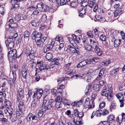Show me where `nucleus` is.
I'll return each instance as SVG.
<instances>
[{
	"label": "nucleus",
	"instance_id": "nucleus-1",
	"mask_svg": "<svg viewBox=\"0 0 125 125\" xmlns=\"http://www.w3.org/2000/svg\"><path fill=\"white\" fill-rule=\"evenodd\" d=\"M17 97L18 102H19L18 105V109L23 111L25 110V106L24 103L21 101L22 98L24 97L23 90L21 86L17 89Z\"/></svg>",
	"mask_w": 125,
	"mask_h": 125
},
{
	"label": "nucleus",
	"instance_id": "nucleus-2",
	"mask_svg": "<svg viewBox=\"0 0 125 125\" xmlns=\"http://www.w3.org/2000/svg\"><path fill=\"white\" fill-rule=\"evenodd\" d=\"M14 35L15 37H14L13 36H8L7 39L5 40V43L8 49H11L14 47V38L15 39L18 36L17 33H15Z\"/></svg>",
	"mask_w": 125,
	"mask_h": 125
},
{
	"label": "nucleus",
	"instance_id": "nucleus-3",
	"mask_svg": "<svg viewBox=\"0 0 125 125\" xmlns=\"http://www.w3.org/2000/svg\"><path fill=\"white\" fill-rule=\"evenodd\" d=\"M66 51L68 52H70L72 53L80 54L79 47L77 44L74 43L73 44V46L68 45L66 50Z\"/></svg>",
	"mask_w": 125,
	"mask_h": 125
},
{
	"label": "nucleus",
	"instance_id": "nucleus-4",
	"mask_svg": "<svg viewBox=\"0 0 125 125\" xmlns=\"http://www.w3.org/2000/svg\"><path fill=\"white\" fill-rule=\"evenodd\" d=\"M17 51L15 49H13L10 51L8 53V55L9 60L10 59L11 61L13 59H16L17 58L20 57V55H16Z\"/></svg>",
	"mask_w": 125,
	"mask_h": 125
},
{
	"label": "nucleus",
	"instance_id": "nucleus-5",
	"mask_svg": "<svg viewBox=\"0 0 125 125\" xmlns=\"http://www.w3.org/2000/svg\"><path fill=\"white\" fill-rule=\"evenodd\" d=\"M34 94L32 98H34L37 97L38 99H40L43 93V91L42 88H38L36 89V91L34 92Z\"/></svg>",
	"mask_w": 125,
	"mask_h": 125
},
{
	"label": "nucleus",
	"instance_id": "nucleus-6",
	"mask_svg": "<svg viewBox=\"0 0 125 125\" xmlns=\"http://www.w3.org/2000/svg\"><path fill=\"white\" fill-rule=\"evenodd\" d=\"M55 43V42L52 41L50 44L46 45L43 49V52L46 53L50 50H51L54 45Z\"/></svg>",
	"mask_w": 125,
	"mask_h": 125
},
{
	"label": "nucleus",
	"instance_id": "nucleus-7",
	"mask_svg": "<svg viewBox=\"0 0 125 125\" xmlns=\"http://www.w3.org/2000/svg\"><path fill=\"white\" fill-rule=\"evenodd\" d=\"M53 100L52 99H50L47 104L44 107L45 110H51L52 109L53 106Z\"/></svg>",
	"mask_w": 125,
	"mask_h": 125
},
{
	"label": "nucleus",
	"instance_id": "nucleus-8",
	"mask_svg": "<svg viewBox=\"0 0 125 125\" xmlns=\"http://www.w3.org/2000/svg\"><path fill=\"white\" fill-rule=\"evenodd\" d=\"M42 115L43 113L41 111H40L38 113L35 114H32V119L33 120H39L42 116Z\"/></svg>",
	"mask_w": 125,
	"mask_h": 125
},
{
	"label": "nucleus",
	"instance_id": "nucleus-9",
	"mask_svg": "<svg viewBox=\"0 0 125 125\" xmlns=\"http://www.w3.org/2000/svg\"><path fill=\"white\" fill-rule=\"evenodd\" d=\"M82 118H80L79 117H77L76 119V121L74 119L73 121V124H72L71 125H81L83 124V122Z\"/></svg>",
	"mask_w": 125,
	"mask_h": 125
},
{
	"label": "nucleus",
	"instance_id": "nucleus-10",
	"mask_svg": "<svg viewBox=\"0 0 125 125\" xmlns=\"http://www.w3.org/2000/svg\"><path fill=\"white\" fill-rule=\"evenodd\" d=\"M117 98L119 100V102L121 103L120 105L121 107H122L124 106L123 101L124 100V96L122 94H118L116 95Z\"/></svg>",
	"mask_w": 125,
	"mask_h": 125
},
{
	"label": "nucleus",
	"instance_id": "nucleus-11",
	"mask_svg": "<svg viewBox=\"0 0 125 125\" xmlns=\"http://www.w3.org/2000/svg\"><path fill=\"white\" fill-rule=\"evenodd\" d=\"M14 111L11 107H7V109L4 110V113L5 114H7L8 113L9 115V117H11V115L13 114Z\"/></svg>",
	"mask_w": 125,
	"mask_h": 125
},
{
	"label": "nucleus",
	"instance_id": "nucleus-12",
	"mask_svg": "<svg viewBox=\"0 0 125 125\" xmlns=\"http://www.w3.org/2000/svg\"><path fill=\"white\" fill-rule=\"evenodd\" d=\"M105 72V70L104 69H101L100 71L98 76L96 79V80L99 81L102 79L104 77V74Z\"/></svg>",
	"mask_w": 125,
	"mask_h": 125
},
{
	"label": "nucleus",
	"instance_id": "nucleus-13",
	"mask_svg": "<svg viewBox=\"0 0 125 125\" xmlns=\"http://www.w3.org/2000/svg\"><path fill=\"white\" fill-rule=\"evenodd\" d=\"M19 2L17 0H12L10 2L11 6V9H13L19 7V5L17 4Z\"/></svg>",
	"mask_w": 125,
	"mask_h": 125
},
{
	"label": "nucleus",
	"instance_id": "nucleus-14",
	"mask_svg": "<svg viewBox=\"0 0 125 125\" xmlns=\"http://www.w3.org/2000/svg\"><path fill=\"white\" fill-rule=\"evenodd\" d=\"M86 10L85 9L82 8V7H80L79 10H78L79 12V16L81 17L83 16L85 14L86 12Z\"/></svg>",
	"mask_w": 125,
	"mask_h": 125
},
{
	"label": "nucleus",
	"instance_id": "nucleus-15",
	"mask_svg": "<svg viewBox=\"0 0 125 125\" xmlns=\"http://www.w3.org/2000/svg\"><path fill=\"white\" fill-rule=\"evenodd\" d=\"M87 62L86 60H83L78 64L76 67L77 68L82 67L87 64Z\"/></svg>",
	"mask_w": 125,
	"mask_h": 125
},
{
	"label": "nucleus",
	"instance_id": "nucleus-16",
	"mask_svg": "<svg viewBox=\"0 0 125 125\" xmlns=\"http://www.w3.org/2000/svg\"><path fill=\"white\" fill-rule=\"evenodd\" d=\"M39 99H38L37 98L34 99L33 100L31 104V106L32 107L35 108L36 106H38L39 101Z\"/></svg>",
	"mask_w": 125,
	"mask_h": 125
},
{
	"label": "nucleus",
	"instance_id": "nucleus-17",
	"mask_svg": "<svg viewBox=\"0 0 125 125\" xmlns=\"http://www.w3.org/2000/svg\"><path fill=\"white\" fill-rule=\"evenodd\" d=\"M112 93L113 91L111 89H108V90H107L102 91V95L103 96H104L106 97Z\"/></svg>",
	"mask_w": 125,
	"mask_h": 125
},
{
	"label": "nucleus",
	"instance_id": "nucleus-18",
	"mask_svg": "<svg viewBox=\"0 0 125 125\" xmlns=\"http://www.w3.org/2000/svg\"><path fill=\"white\" fill-rule=\"evenodd\" d=\"M90 44L93 48L98 46V42L93 39H91L90 40Z\"/></svg>",
	"mask_w": 125,
	"mask_h": 125
},
{
	"label": "nucleus",
	"instance_id": "nucleus-19",
	"mask_svg": "<svg viewBox=\"0 0 125 125\" xmlns=\"http://www.w3.org/2000/svg\"><path fill=\"white\" fill-rule=\"evenodd\" d=\"M39 19H35L34 20L32 21L31 22V24L32 26L34 27H36L39 25Z\"/></svg>",
	"mask_w": 125,
	"mask_h": 125
},
{
	"label": "nucleus",
	"instance_id": "nucleus-20",
	"mask_svg": "<svg viewBox=\"0 0 125 125\" xmlns=\"http://www.w3.org/2000/svg\"><path fill=\"white\" fill-rule=\"evenodd\" d=\"M84 47L86 50L89 51H92L93 50V48L90 44L86 43L84 44Z\"/></svg>",
	"mask_w": 125,
	"mask_h": 125
},
{
	"label": "nucleus",
	"instance_id": "nucleus-21",
	"mask_svg": "<svg viewBox=\"0 0 125 125\" xmlns=\"http://www.w3.org/2000/svg\"><path fill=\"white\" fill-rule=\"evenodd\" d=\"M119 69L118 68L112 69L110 72V74L112 76L116 74L119 71Z\"/></svg>",
	"mask_w": 125,
	"mask_h": 125
},
{
	"label": "nucleus",
	"instance_id": "nucleus-22",
	"mask_svg": "<svg viewBox=\"0 0 125 125\" xmlns=\"http://www.w3.org/2000/svg\"><path fill=\"white\" fill-rule=\"evenodd\" d=\"M43 3L40 2L38 3L36 6L37 9H38L40 11H41L44 5Z\"/></svg>",
	"mask_w": 125,
	"mask_h": 125
},
{
	"label": "nucleus",
	"instance_id": "nucleus-23",
	"mask_svg": "<svg viewBox=\"0 0 125 125\" xmlns=\"http://www.w3.org/2000/svg\"><path fill=\"white\" fill-rule=\"evenodd\" d=\"M94 0H88V6L91 8L93 7L95 3Z\"/></svg>",
	"mask_w": 125,
	"mask_h": 125
},
{
	"label": "nucleus",
	"instance_id": "nucleus-24",
	"mask_svg": "<svg viewBox=\"0 0 125 125\" xmlns=\"http://www.w3.org/2000/svg\"><path fill=\"white\" fill-rule=\"evenodd\" d=\"M121 40L120 39H115L114 42V46L115 47H117L120 45L121 42Z\"/></svg>",
	"mask_w": 125,
	"mask_h": 125
},
{
	"label": "nucleus",
	"instance_id": "nucleus-25",
	"mask_svg": "<svg viewBox=\"0 0 125 125\" xmlns=\"http://www.w3.org/2000/svg\"><path fill=\"white\" fill-rule=\"evenodd\" d=\"M32 114L31 113H29L27 115L25 119L28 122H30L32 119Z\"/></svg>",
	"mask_w": 125,
	"mask_h": 125
},
{
	"label": "nucleus",
	"instance_id": "nucleus-26",
	"mask_svg": "<svg viewBox=\"0 0 125 125\" xmlns=\"http://www.w3.org/2000/svg\"><path fill=\"white\" fill-rule=\"evenodd\" d=\"M52 53L48 52L46 55V58L48 61H50L52 58Z\"/></svg>",
	"mask_w": 125,
	"mask_h": 125
},
{
	"label": "nucleus",
	"instance_id": "nucleus-27",
	"mask_svg": "<svg viewBox=\"0 0 125 125\" xmlns=\"http://www.w3.org/2000/svg\"><path fill=\"white\" fill-rule=\"evenodd\" d=\"M51 93L52 94L55 96L58 94H59V95L62 94V93L61 92H57V90L56 89H53L51 90Z\"/></svg>",
	"mask_w": 125,
	"mask_h": 125
},
{
	"label": "nucleus",
	"instance_id": "nucleus-28",
	"mask_svg": "<svg viewBox=\"0 0 125 125\" xmlns=\"http://www.w3.org/2000/svg\"><path fill=\"white\" fill-rule=\"evenodd\" d=\"M55 106V107L57 109L61 108H62L63 104L60 102H57L56 103Z\"/></svg>",
	"mask_w": 125,
	"mask_h": 125
},
{
	"label": "nucleus",
	"instance_id": "nucleus-29",
	"mask_svg": "<svg viewBox=\"0 0 125 125\" xmlns=\"http://www.w3.org/2000/svg\"><path fill=\"white\" fill-rule=\"evenodd\" d=\"M24 50L26 55L27 56H29L30 53L31 52L28 47H26L25 48H24Z\"/></svg>",
	"mask_w": 125,
	"mask_h": 125
},
{
	"label": "nucleus",
	"instance_id": "nucleus-30",
	"mask_svg": "<svg viewBox=\"0 0 125 125\" xmlns=\"http://www.w3.org/2000/svg\"><path fill=\"white\" fill-rule=\"evenodd\" d=\"M24 111L20 109H17L16 112V115L17 116H20L24 114Z\"/></svg>",
	"mask_w": 125,
	"mask_h": 125
},
{
	"label": "nucleus",
	"instance_id": "nucleus-31",
	"mask_svg": "<svg viewBox=\"0 0 125 125\" xmlns=\"http://www.w3.org/2000/svg\"><path fill=\"white\" fill-rule=\"evenodd\" d=\"M8 26L9 28H15L18 27V25L15 23H11L9 24Z\"/></svg>",
	"mask_w": 125,
	"mask_h": 125
},
{
	"label": "nucleus",
	"instance_id": "nucleus-32",
	"mask_svg": "<svg viewBox=\"0 0 125 125\" xmlns=\"http://www.w3.org/2000/svg\"><path fill=\"white\" fill-rule=\"evenodd\" d=\"M103 111L101 109L97 110L95 113V115H96L97 116L100 117Z\"/></svg>",
	"mask_w": 125,
	"mask_h": 125
},
{
	"label": "nucleus",
	"instance_id": "nucleus-33",
	"mask_svg": "<svg viewBox=\"0 0 125 125\" xmlns=\"http://www.w3.org/2000/svg\"><path fill=\"white\" fill-rule=\"evenodd\" d=\"M116 104L115 103V102L113 101L111 103V105L110 106V110L112 111L115 108L116 106Z\"/></svg>",
	"mask_w": 125,
	"mask_h": 125
},
{
	"label": "nucleus",
	"instance_id": "nucleus-34",
	"mask_svg": "<svg viewBox=\"0 0 125 125\" xmlns=\"http://www.w3.org/2000/svg\"><path fill=\"white\" fill-rule=\"evenodd\" d=\"M9 118L12 122H15L17 119V116L16 115H13L12 116V115L11 117Z\"/></svg>",
	"mask_w": 125,
	"mask_h": 125
},
{
	"label": "nucleus",
	"instance_id": "nucleus-35",
	"mask_svg": "<svg viewBox=\"0 0 125 125\" xmlns=\"http://www.w3.org/2000/svg\"><path fill=\"white\" fill-rule=\"evenodd\" d=\"M114 116L113 115H109L108 117V122L110 123H111L112 121L114 120Z\"/></svg>",
	"mask_w": 125,
	"mask_h": 125
},
{
	"label": "nucleus",
	"instance_id": "nucleus-36",
	"mask_svg": "<svg viewBox=\"0 0 125 125\" xmlns=\"http://www.w3.org/2000/svg\"><path fill=\"white\" fill-rule=\"evenodd\" d=\"M93 89L95 91H99V86L98 84H94L93 86Z\"/></svg>",
	"mask_w": 125,
	"mask_h": 125
},
{
	"label": "nucleus",
	"instance_id": "nucleus-37",
	"mask_svg": "<svg viewBox=\"0 0 125 125\" xmlns=\"http://www.w3.org/2000/svg\"><path fill=\"white\" fill-rule=\"evenodd\" d=\"M36 42V44L38 46L42 44H43V43H42V42L40 40V38H38V39L36 38V40H35Z\"/></svg>",
	"mask_w": 125,
	"mask_h": 125
},
{
	"label": "nucleus",
	"instance_id": "nucleus-38",
	"mask_svg": "<svg viewBox=\"0 0 125 125\" xmlns=\"http://www.w3.org/2000/svg\"><path fill=\"white\" fill-rule=\"evenodd\" d=\"M35 53L34 52V51L32 50H31L30 55L29 56H30V59H32L34 58L35 57Z\"/></svg>",
	"mask_w": 125,
	"mask_h": 125
},
{
	"label": "nucleus",
	"instance_id": "nucleus-39",
	"mask_svg": "<svg viewBox=\"0 0 125 125\" xmlns=\"http://www.w3.org/2000/svg\"><path fill=\"white\" fill-rule=\"evenodd\" d=\"M55 39L56 41H58L60 43L62 42L63 40L62 37L60 36H57Z\"/></svg>",
	"mask_w": 125,
	"mask_h": 125
},
{
	"label": "nucleus",
	"instance_id": "nucleus-40",
	"mask_svg": "<svg viewBox=\"0 0 125 125\" xmlns=\"http://www.w3.org/2000/svg\"><path fill=\"white\" fill-rule=\"evenodd\" d=\"M43 7L41 11L46 12L49 10L48 6L45 4H44V6Z\"/></svg>",
	"mask_w": 125,
	"mask_h": 125
},
{
	"label": "nucleus",
	"instance_id": "nucleus-41",
	"mask_svg": "<svg viewBox=\"0 0 125 125\" xmlns=\"http://www.w3.org/2000/svg\"><path fill=\"white\" fill-rule=\"evenodd\" d=\"M5 105L6 106H8L7 107H11V104L10 101L5 99Z\"/></svg>",
	"mask_w": 125,
	"mask_h": 125
},
{
	"label": "nucleus",
	"instance_id": "nucleus-42",
	"mask_svg": "<svg viewBox=\"0 0 125 125\" xmlns=\"http://www.w3.org/2000/svg\"><path fill=\"white\" fill-rule=\"evenodd\" d=\"M5 8L3 7V6H0V14H4L5 13Z\"/></svg>",
	"mask_w": 125,
	"mask_h": 125
},
{
	"label": "nucleus",
	"instance_id": "nucleus-43",
	"mask_svg": "<svg viewBox=\"0 0 125 125\" xmlns=\"http://www.w3.org/2000/svg\"><path fill=\"white\" fill-rule=\"evenodd\" d=\"M92 101H89V98H87L86 99L85 104L86 105L89 106L90 105V104H92Z\"/></svg>",
	"mask_w": 125,
	"mask_h": 125
},
{
	"label": "nucleus",
	"instance_id": "nucleus-44",
	"mask_svg": "<svg viewBox=\"0 0 125 125\" xmlns=\"http://www.w3.org/2000/svg\"><path fill=\"white\" fill-rule=\"evenodd\" d=\"M108 100L109 101H112L113 98V93L106 96Z\"/></svg>",
	"mask_w": 125,
	"mask_h": 125
},
{
	"label": "nucleus",
	"instance_id": "nucleus-45",
	"mask_svg": "<svg viewBox=\"0 0 125 125\" xmlns=\"http://www.w3.org/2000/svg\"><path fill=\"white\" fill-rule=\"evenodd\" d=\"M37 9L36 7H34L33 6H31L27 8V10L29 11H32L33 10Z\"/></svg>",
	"mask_w": 125,
	"mask_h": 125
},
{
	"label": "nucleus",
	"instance_id": "nucleus-46",
	"mask_svg": "<svg viewBox=\"0 0 125 125\" xmlns=\"http://www.w3.org/2000/svg\"><path fill=\"white\" fill-rule=\"evenodd\" d=\"M29 32L28 31H25L24 33V38L29 39Z\"/></svg>",
	"mask_w": 125,
	"mask_h": 125
},
{
	"label": "nucleus",
	"instance_id": "nucleus-47",
	"mask_svg": "<svg viewBox=\"0 0 125 125\" xmlns=\"http://www.w3.org/2000/svg\"><path fill=\"white\" fill-rule=\"evenodd\" d=\"M36 36L32 37V39L33 40H36V38L38 39V38H41V37H42V35H41V34L40 32H38V34H37L36 35Z\"/></svg>",
	"mask_w": 125,
	"mask_h": 125
},
{
	"label": "nucleus",
	"instance_id": "nucleus-48",
	"mask_svg": "<svg viewBox=\"0 0 125 125\" xmlns=\"http://www.w3.org/2000/svg\"><path fill=\"white\" fill-rule=\"evenodd\" d=\"M28 71H23L22 72V74L23 78L24 79H26L27 75V74Z\"/></svg>",
	"mask_w": 125,
	"mask_h": 125
},
{
	"label": "nucleus",
	"instance_id": "nucleus-49",
	"mask_svg": "<svg viewBox=\"0 0 125 125\" xmlns=\"http://www.w3.org/2000/svg\"><path fill=\"white\" fill-rule=\"evenodd\" d=\"M81 4L82 7H84L87 5L88 2H87V0H84Z\"/></svg>",
	"mask_w": 125,
	"mask_h": 125
},
{
	"label": "nucleus",
	"instance_id": "nucleus-50",
	"mask_svg": "<svg viewBox=\"0 0 125 125\" xmlns=\"http://www.w3.org/2000/svg\"><path fill=\"white\" fill-rule=\"evenodd\" d=\"M105 103L104 102H101L99 105V108L102 109L104 108L105 106Z\"/></svg>",
	"mask_w": 125,
	"mask_h": 125
},
{
	"label": "nucleus",
	"instance_id": "nucleus-51",
	"mask_svg": "<svg viewBox=\"0 0 125 125\" xmlns=\"http://www.w3.org/2000/svg\"><path fill=\"white\" fill-rule=\"evenodd\" d=\"M57 97L55 99V101L56 102H61V98L60 96V95H59L58 94L57 95H56Z\"/></svg>",
	"mask_w": 125,
	"mask_h": 125
},
{
	"label": "nucleus",
	"instance_id": "nucleus-52",
	"mask_svg": "<svg viewBox=\"0 0 125 125\" xmlns=\"http://www.w3.org/2000/svg\"><path fill=\"white\" fill-rule=\"evenodd\" d=\"M92 78L91 75H88L87 77L86 78V81L88 82H90L92 80Z\"/></svg>",
	"mask_w": 125,
	"mask_h": 125
},
{
	"label": "nucleus",
	"instance_id": "nucleus-53",
	"mask_svg": "<svg viewBox=\"0 0 125 125\" xmlns=\"http://www.w3.org/2000/svg\"><path fill=\"white\" fill-rule=\"evenodd\" d=\"M100 39L102 41H105L106 39V37L105 35L103 34L101 35L100 36Z\"/></svg>",
	"mask_w": 125,
	"mask_h": 125
},
{
	"label": "nucleus",
	"instance_id": "nucleus-54",
	"mask_svg": "<svg viewBox=\"0 0 125 125\" xmlns=\"http://www.w3.org/2000/svg\"><path fill=\"white\" fill-rule=\"evenodd\" d=\"M109 111H107L106 109H104V110L103 112L102 113L103 115L104 116L107 115L109 113Z\"/></svg>",
	"mask_w": 125,
	"mask_h": 125
},
{
	"label": "nucleus",
	"instance_id": "nucleus-55",
	"mask_svg": "<svg viewBox=\"0 0 125 125\" xmlns=\"http://www.w3.org/2000/svg\"><path fill=\"white\" fill-rule=\"evenodd\" d=\"M71 6L73 7H75L77 6V3L76 2H73L70 3Z\"/></svg>",
	"mask_w": 125,
	"mask_h": 125
},
{
	"label": "nucleus",
	"instance_id": "nucleus-56",
	"mask_svg": "<svg viewBox=\"0 0 125 125\" xmlns=\"http://www.w3.org/2000/svg\"><path fill=\"white\" fill-rule=\"evenodd\" d=\"M49 94V91L45 90L44 91V92H43L44 99V98H45Z\"/></svg>",
	"mask_w": 125,
	"mask_h": 125
},
{
	"label": "nucleus",
	"instance_id": "nucleus-57",
	"mask_svg": "<svg viewBox=\"0 0 125 125\" xmlns=\"http://www.w3.org/2000/svg\"><path fill=\"white\" fill-rule=\"evenodd\" d=\"M100 49V48L98 46L93 48V50L92 51L96 53L98 51V50Z\"/></svg>",
	"mask_w": 125,
	"mask_h": 125
},
{
	"label": "nucleus",
	"instance_id": "nucleus-58",
	"mask_svg": "<svg viewBox=\"0 0 125 125\" xmlns=\"http://www.w3.org/2000/svg\"><path fill=\"white\" fill-rule=\"evenodd\" d=\"M66 73L68 74H73V72L72 70H71L69 68H67L66 70Z\"/></svg>",
	"mask_w": 125,
	"mask_h": 125
},
{
	"label": "nucleus",
	"instance_id": "nucleus-59",
	"mask_svg": "<svg viewBox=\"0 0 125 125\" xmlns=\"http://www.w3.org/2000/svg\"><path fill=\"white\" fill-rule=\"evenodd\" d=\"M91 86L89 85L88 87H86L85 92V94L87 95L88 94L90 89L91 88Z\"/></svg>",
	"mask_w": 125,
	"mask_h": 125
},
{
	"label": "nucleus",
	"instance_id": "nucleus-60",
	"mask_svg": "<svg viewBox=\"0 0 125 125\" xmlns=\"http://www.w3.org/2000/svg\"><path fill=\"white\" fill-rule=\"evenodd\" d=\"M37 66V65L36 63L34 62H33L31 63V67L32 68V69H33L34 68V69L36 68Z\"/></svg>",
	"mask_w": 125,
	"mask_h": 125
},
{
	"label": "nucleus",
	"instance_id": "nucleus-61",
	"mask_svg": "<svg viewBox=\"0 0 125 125\" xmlns=\"http://www.w3.org/2000/svg\"><path fill=\"white\" fill-rule=\"evenodd\" d=\"M98 51L96 52V53H97L98 56H101L102 54L103 51L100 48Z\"/></svg>",
	"mask_w": 125,
	"mask_h": 125
},
{
	"label": "nucleus",
	"instance_id": "nucleus-62",
	"mask_svg": "<svg viewBox=\"0 0 125 125\" xmlns=\"http://www.w3.org/2000/svg\"><path fill=\"white\" fill-rule=\"evenodd\" d=\"M120 14L119 13L118 11V10H115L114 13V17H116L117 16H119V14Z\"/></svg>",
	"mask_w": 125,
	"mask_h": 125
},
{
	"label": "nucleus",
	"instance_id": "nucleus-63",
	"mask_svg": "<svg viewBox=\"0 0 125 125\" xmlns=\"http://www.w3.org/2000/svg\"><path fill=\"white\" fill-rule=\"evenodd\" d=\"M87 62H88L87 64H94V61H93V58L92 59H89L88 60H86Z\"/></svg>",
	"mask_w": 125,
	"mask_h": 125
},
{
	"label": "nucleus",
	"instance_id": "nucleus-64",
	"mask_svg": "<svg viewBox=\"0 0 125 125\" xmlns=\"http://www.w3.org/2000/svg\"><path fill=\"white\" fill-rule=\"evenodd\" d=\"M120 33L121 36H122V38L124 40L125 38V33H124L123 31H120Z\"/></svg>",
	"mask_w": 125,
	"mask_h": 125
}]
</instances>
